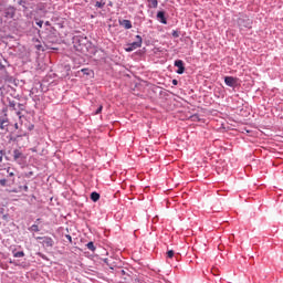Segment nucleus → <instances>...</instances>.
<instances>
[{"label": "nucleus", "instance_id": "obj_34", "mask_svg": "<svg viewBox=\"0 0 283 283\" xmlns=\"http://www.w3.org/2000/svg\"><path fill=\"white\" fill-rule=\"evenodd\" d=\"M0 176H3V172H1V170H0Z\"/></svg>", "mask_w": 283, "mask_h": 283}, {"label": "nucleus", "instance_id": "obj_4", "mask_svg": "<svg viewBox=\"0 0 283 283\" xmlns=\"http://www.w3.org/2000/svg\"><path fill=\"white\" fill-rule=\"evenodd\" d=\"M17 14V9L14 7H8L3 11L4 19H12Z\"/></svg>", "mask_w": 283, "mask_h": 283}, {"label": "nucleus", "instance_id": "obj_1", "mask_svg": "<svg viewBox=\"0 0 283 283\" xmlns=\"http://www.w3.org/2000/svg\"><path fill=\"white\" fill-rule=\"evenodd\" d=\"M238 25H239V28H241V30L244 28L251 29V25H253V21L251 19H249V17H247V15H241L238 19Z\"/></svg>", "mask_w": 283, "mask_h": 283}, {"label": "nucleus", "instance_id": "obj_30", "mask_svg": "<svg viewBox=\"0 0 283 283\" xmlns=\"http://www.w3.org/2000/svg\"><path fill=\"white\" fill-rule=\"evenodd\" d=\"M172 36H178V33L174 32Z\"/></svg>", "mask_w": 283, "mask_h": 283}, {"label": "nucleus", "instance_id": "obj_22", "mask_svg": "<svg viewBox=\"0 0 283 283\" xmlns=\"http://www.w3.org/2000/svg\"><path fill=\"white\" fill-rule=\"evenodd\" d=\"M65 238H66V240H69V242H72V235L66 234Z\"/></svg>", "mask_w": 283, "mask_h": 283}, {"label": "nucleus", "instance_id": "obj_27", "mask_svg": "<svg viewBox=\"0 0 283 283\" xmlns=\"http://www.w3.org/2000/svg\"><path fill=\"white\" fill-rule=\"evenodd\" d=\"M0 163H3V157L2 156H0Z\"/></svg>", "mask_w": 283, "mask_h": 283}, {"label": "nucleus", "instance_id": "obj_13", "mask_svg": "<svg viewBox=\"0 0 283 283\" xmlns=\"http://www.w3.org/2000/svg\"><path fill=\"white\" fill-rule=\"evenodd\" d=\"M86 247H87V249L90 250V251H96V247H94V242H88L87 244H86Z\"/></svg>", "mask_w": 283, "mask_h": 283}, {"label": "nucleus", "instance_id": "obj_11", "mask_svg": "<svg viewBox=\"0 0 283 283\" xmlns=\"http://www.w3.org/2000/svg\"><path fill=\"white\" fill-rule=\"evenodd\" d=\"M13 258H25V252L23 251L14 252Z\"/></svg>", "mask_w": 283, "mask_h": 283}, {"label": "nucleus", "instance_id": "obj_20", "mask_svg": "<svg viewBox=\"0 0 283 283\" xmlns=\"http://www.w3.org/2000/svg\"><path fill=\"white\" fill-rule=\"evenodd\" d=\"M32 176H34L33 171H29L25 174V178H32Z\"/></svg>", "mask_w": 283, "mask_h": 283}, {"label": "nucleus", "instance_id": "obj_5", "mask_svg": "<svg viewBox=\"0 0 283 283\" xmlns=\"http://www.w3.org/2000/svg\"><path fill=\"white\" fill-rule=\"evenodd\" d=\"M175 67H178L177 74H185V62L182 60H176Z\"/></svg>", "mask_w": 283, "mask_h": 283}, {"label": "nucleus", "instance_id": "obj_6", "mask_svg": "<svg viewBox=\"0 0 283 283\" xmlns=\"http://www.w3.org/2000/svg\"><path fill=\"white\" fill-rule=\"evenodd\" d=\"M224 83L228 85V87H235V84L238 83V80L233 76H226Z\"/></svg>", "mask_w": 283, "mask_h": 283}, {"label": "nucleus", "instance_id": "obj_25", "mask_svg": "<svg viewBox=\"0 0 283 283\" xmlns=\"http://www.w3.org/2000/svg\"><path fill=\"white\" fill-rule=\"evenodd\" d=\"M42 48V45H36V50H41Z\"/></svg>", "mask_w": 283, "mask_h": 283}, {"label": "nucleus", "instance_id": "obj_19", "mask_svg": "<svg viewBox=\"0 0 283 283\" xmlns=\"http://www.w3.org/2000/svg\"><path fill=\"white\" fill-rule=\"evenodd\" d=\"M101 112H103V105H101V106L96 109L95 115L101 114Z\"/></svg>", "mask_w": 283, "mask_h": 283}, {"label": "nucleus", "instance_id": "obj_8", "mask_svg": "<svg viewBox=\"0 0 283 283\" xmlns=\"http://www.w3.org/2000/svg\"><path fill=\"white\" fill-rule=\"evenodd\" d=\"M157 19L160 20V23H164V25H167V18H165V11H158Z\"/></svg>", "mask_w": 283, "mask_h": 283}, {"label": "nucleus", "instance_id": "obj_3", "mask_svg": "<svg viewBox=\"0 0 283 283\" xmlns=\"http://www.w3.org/2000/svg\"><path fill=\"white\" fill-rule=\"evenodd\" d=\"M137 41L128 44L126 48V52H134V50H138V48L143 46V38L140 35H136Z\"/></svg>", "mask_w": 283, "mask_h": 283}, {"label": "nucleus", "instance_id": "obj_21", "mask_svg": "<svg viewBox=\"0 0 283 283\" xmlns=\"http://www.w3.org/2000/svg\"><path fill=\"white\" fill-rule=\"evenodd\" d=\"M36 25H39V28H43V21H41V20L38 21V22H36Z\"/></svg>", "mask_w": 283, "mask_h": 283}, {"label": "nucleus", "instance_id": "obj_28", "mask_svg": "<svg viewBox=\"0 0 283 283\" xmlns=\"http://www.w3.org/2000/svg\"><path fill=\"white\" fill-rule=\"evenodd\" d=\"M1 213H3V208H0V216H1Z\"/></svg>", "mask_w": 283, "mask_h": 283}, {"label": "nucleus", "instance_id": "obj_26", "mask_svg": "<svg viewBox=\"0 0 283 283\" xmlns=\"http://www.w3.org/2000/svg\"><path fill=\"white\" fill-rule=\"evenodd\" d=\"M28 189H29L28 186H24V187H23V190H24V191H28Z\"/></svg>", "mask_w": 283, "mask_h": 283}, {"label": "nucleus", "instance_id": "obj_2", "mask_svg": "<svg viewBox=\"0 0 283 283\" xmlns=\"http://www.w3.org/2000/svg\"><path fill=\"white\" fill-rule=\"evenodd\" d=\"M36 240H41L40 243L45 249H52V247H54V239H52L51 237H36Z\"/></svg>", "mask_w": 283, "mask_h": 283}, {"label": "nucleus", "instance_id": "obj_9", "mask_svg": "<svg viewBox=\"0 0 283 283\" xmlns=\"http://www.w3.org/2000/svg\"><path fill=\"white\" fill-rule=\"evenodd\" d=\"M91 200L93 202H98V200H101V195L98 192H92L91 193Z\"/></svg>", "mask_w": 283, "mask_h": 283}, {"label": "nucleus", "instance_id": "obj_29", "mask_svg": "<svg viewBox=\"0 0 283 283\" xmlns=\"http://www.w3.org/2000/svg\"><path fill=\"white\" fill-rule=\"evenodd\" d=\"M120 273H122V275H125V270H122Z\"/></svg>", "mask_w": 283, "mask_h": 283}, {"label": "nucleus", "instance_id": "obj_18", "mask_svg": "<svg viewBox=\"0 0 283 283\" xmlns=\"http://www.w3.org/2000/svg\"><path fill=\"white\" fill-rule=\"evenodd\" d=\"M8 185V179H0V186L6 187Z\"/></svg>", "mask_w": 283, "mask_h": 283}, {"label": "nucleus", "instance_id": "obj_24", "mask_svg": "<svg viewBox=\"0 0 283 283\" xmlns=\"http://www.w3.org/2000/svg\"><path fill=\"white\" fill-rule=\"evenodd\" d=\"M3 220H8V214L2 216Z\"/></svg>", "mask_w": 283, "mask_h": 283}, {"label": "nucleus", "instance_id": "obj_31", "mask_svg": "<svg viewBox=\"0 0 283 283\" xmlns=\"http://www.w3.org/2000/svg\"><path fill=\"white\" fill-rule=\"evenodd\" d=\"M45 25H50V21H46V22H45Z\"/></svg>", "mask_w": 283, "mask_h": 283}, {"label": "nucleus", "instance_id": "obj_17", "mask_svg": "<svg viewBox=\"0 0 283 283\" xmlns=\"http://www.w3.org/2000/svg\"><path fill=\"white\" fill-rule=\"evenodd\" d=\"M95 8H105V2H96Z\"/></svg>", "mask_w": 283, "mask_h": 283}, {"label": "nucleus", "instance_id": "obj_15", "mask_svg": "<svg viewBox=\"0 0 283 283\" xmlns=\"http://www.w3.org/2000/svg\"><path fill=\"white\" fill-rule=\"evenodd\" d=\"M7 174H9L10 178H14V171H11L10 167L7 168Z\"/></svg>", "mask_w": 283, "mask_h": 283}, {"label": "nucleus", "instance_id": "obj_32", "mask_svg": "<svg viewBox=\"0 0 283 283\" xmlns=\"http://www.w3.org/2000/svg\"><path fill=\"white\" fill-rule=\"evenodd\" d=\"M77 50H80L81 52H83V48H81V49H77Z\"/></svg>", "mask_w": 283, "mask_h": 283}, {"label": "nucleus", "instance_id": "obj_10", "mask_svg": "<svg viewBox=\"0 0 283 283\" xmlns=\"http://www.w3.org/2000/svg\"><path fill=\"white\" fill-rule=\"evenodd\" d=\"M148 8H158V0H148Z\"/></svg>", "mask_w": 283, "mask_h": 283}, {"label": "nucleus", "instance_id": "obj_23", "mask_svg": "<svg viewBox=\"0 0 283 283\" xmlns=\"http://www.w3.org/2000/svg\"><path fill=\"white\" fill-rule=\"evenodd\" d=\"M172 84H174V85H178V81H177V80H174V81H172Z\"/></svg>", "mask_w": 283, "mask_h": 283}, {"label": "nucleus", "instance_id": "obj_12", "mask_svg": "<svg viewBox=\"0 0 283 283\" xmlns=\"http://www.w3.org/2000/svg\"><path fill=\"white\" fill-rule=\"evenodd\" d=\"M124 28H125L126 30H132V21L125 20V21H124Z\"/></svg>", "mask_w": 283, "mask_h": 283}, {"label": "nucleus", "instance_id": "obj_14", "mask_svg": "<svg viewBox=\"0 0 283 283\" xmlns=\"http://www.w3.org/2000/svg\"><path fill=\"white\" fill-rule=\"evenodd\" d=\"M174 255H176V252H174V250H169V251L167 252V258H168L169 260H171V259L174 258Z\"/></svg>", "mask_w": 283, "mask_h": 283}, {"label": "nucleus", "instance_id": "obj_7", "mask_svg": "<svg viewBox=\"0 0 283 283\" xmlns=\"http://www.w3.org/2000/svg\"><path fill=\"white\" fill-rule=\"evenodd\" d=\"M25 158V156H23V153H21V150L19 149H14L13 150V160H19V159H23Z\"/></svg>", "mask_w": 283, "mask_h": 283}, {"label": "nucleus", "instance_id": "obj_16", "mask_svg": "<svg viewBox=\"0 0 283 283\" xmlns=\"http://www.w3.org/2000/svg\"><path fill=\"white\" fill-rule=\"evenodd\" d=\"M30 230H31V231H34L35 233H38V231H39V226H38V224H33V226H31Z\"/></svg>", "mask_w": 283, "mask_h": 283}, {"label": "nucleus", "instance_id": "obj_33", "mask_svg": "<svg viewBox=\"0 0 283 283\" xmlns=\"http://www.w3.org/2000/svg\"><path fill=\"white\" fill-rule=\"evenodd\" d=\"M1 129H3V123L1 124Z\"/></svg>", "mask_w": 283, "mask_h": 283}]
</instances>
